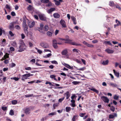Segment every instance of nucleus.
Returning <instances> with one entry per match:
<instances>
[{
    "label": "nucleus",
    "instance_id": "obj_1",
    "mask_svg": "<svg viewBox=\"0 0 121 121\" xmlns=\"http://www.w3.org/2000/svg\"><path fill=\"white\" fill-rule=\"evenodd\" d=\"M66 39H63L62 38H59L58 41H65V43H69L74 45L77 46H81V45L79 43H77L74 42H72V40L69 39V37L68 35L65 36Z\"/></svg>",
    "mask_w": 121,
    "mask_h": 121
},
{
    "label": "nucleus",
    "instance_id": "obj_2",
    "mask_svg": "<svg viewBox=\"0 0 121 121\" xmlns=\"http://www.w3.org/2000/svg\"><path fill=\"white\" fill-rule=\"evenodd\" d=\"M26 49V46L24 42H22L20 43L18 51L19 52H21L23 51Z\"/></svg>",
    "mask_w": 121,
    "mask_h": 121
},
{
    "label": "nucleus",
    "instance_id": "obj_3",
    "mask_svg": "<svg viewBox=\"0 0 121 121\" xmlns=\"http://www.w3.org/2000/svg\"><path fill=\"white\" fill-rule=\"evenodd\" d=\"M23 27L24 28V31L26 33H28L27 29L28 26L26 24V22L25 20H23Z\"/></svg>",
    "mask_w": 121,
    "mask_h": 121
},
{
    "label": "nucleus",
    "instance_id": "obj_4",
    "mask_svg": "<svg viewBox=\"0 0 121 121\" xmlns=\"http://www.w3.org/2000/svg\"><path fill=\"white\" fill-rule=\"evenodd\" d=\"M60 23L62 27L65 28L67 27L66 23L64 20L61 19L60 21Z\"/></svg>",
    "mask_w": 121,
    "mask_h": 121
},
{
    "label": "nucleus",
    "instance_id": "obj_5",
    "mask_svg": "<svg viewBox=\"0 0 121 121\" xmlns=\"http://www.w3.org/2000/svg\"><path fill=\"white\" fill-rule=\"evenodd\" d=\"M40 45L41 46L44 48H48L49 47L48 45L46 43L41 42Z\"/></svg>",
    "mask_w": 121,
    "mask_h": 121
},
{
    "label": "nucleus",
    "instance_id": "obj_6",
    "mask_svg": "<svg viewBox=\"0 0 121 121\" xmlns=\"http://www.w3.org/2000/svg\"><path fill=\"white\" fill-rule=\"evenodd\" d=\"M101 98L104 102L106 103H108L109 99L107 97L105 96H102L101 97Z\"/></svg>",
    "mask_w": 121,
    "mask_h": 121
},
{
    "label": "nucleus",
    "instance_id": "obj_7",
    "mask_svg": "<svg viewBox=\"0 0 121 121\" xmlns=\"http://www.w3.org/2000/svg\"><path fill=\"white\" fill-rule=\"evenodd\" d=\"M29 77L28 74L22 75V80L23 81H24L25 79H27Z\"/></svg>",
    "mask_w": 121,
    "mask_h": 121
},
{
    "label": "nucleus",
    "instance_id": "obj_8",
    "mask_svg": "<svg viewBox=\"0 0 121 121\" xmlns=\"http://www.w3.org/2000/svg\"><path fill=\"white\" fill-rule=\"evenodd\" d=\"M40 19L41 20L45 21L46 20V18L43 14H40L39 15Z\"/></svg>",
    "mask_w": 121,
    "mask_h": 121
},
{
    "label": "nucleus",
    "instance_id": "obj_9",
    "mask_svg": "<svg viewBox=\"0 0 121 121\" xmlns=\"http://www.w3.org/2000/svg\"><path fill=\"white\" fill-rule=\"evenodd\" d=\"M109 62V60H106L101 61V63L104 65H108Z\"/></svg>",
    "mask_w": 121,
    "mask_h": 121
},
{
    "label": "nucleus",
    "instance_id": "obj_10",
    "mask_svg": "<svg viewBox=\"0 0 121 121\" xmlns=\"http://www.w3.org/2000/svg\"><path fill=\"white\" fill-rule=\"evenodd\" d=\"M56 10L55 8H51L47 11V12L49 14H51L52 12Z\"/></svg>",
    "mask_w": 121,
    "mask_h": 121
},
{
    "label": "nucleus",
    "instance_id": "obj_11",
    "mask_svg": "<svg viewBox=\"0 0 121 121\" xmlns=\"http://www.w3.org/2000/svg\"><path fill=\"white\" fill-rule=\"evenodd\" d=\"M62 64L64 65L65 67L69 69L72 70L73 69V67H71L70 65L68 64H66L65 63H64V64L62 63Z\"/></svg>",
    "mask_w": 121,
    "mask_h": 121
},
{
    "label": "nucleus",
    "instance_id": "obj_12",
    "mask_svg": "<svg viewBox=\"0 0 121 121\" xmlns=\"http://www.w3.org/2000/svg\"><path fill=\"white\" fill-rule=\"evenodd\" d=\"M105 51L108 53H112L114 52L113 50L110 49L109 48H107L105 49Z\"/></svg>",
    "mask_w": 121,
    "mask_h": 121
},
{
    "label": "nucleus",
    "instance_id": "obj_13",
    "mask_svg": "<svg viewBox=\"0 0 121 121\" xmlns=\"http://www.w3.org/2000/svg\"><path fill=\"white\" fill-rule=\"evenodd\" d=\"M35 24V23L34 22H29L28 23V25L29 27L30 28L33 27Z\"/></svg>",
    "mask_w": 121,
    "mask_h": 121
},
{
    "label": "nucleus",
    "instance_id": "obj_14",
    "mask_svg": "<svg viewBox=\"0 0 121 121\" xmlns=\"http://www.w3.org/2000/svg\"><path fill=\"white\" fill-rule=\"evenodd\" d=\"M108 84L109 86H112L113 87H116L117 86V85L116 84L112 82H109Z\"/></svg>",
    "mask_w": 121,
    "mask_h": 121
},
{
    "label": "nucleus",
    "instance_id": "obj_15",
    "mask_svg": "<svg viewBox=\"0 0 121 121\" xmlns=\"http://www.w3.org/2000/svg\"><path fill=\"white\" fill-rule=\"evenodd\" d=\"M71 18L73 22V24H76V18L73 16H71Z\"/></svg>",
    "mask_w": 121,
    "mask_h": 121
},
{
    "label": "nucleus",
    "instance_id": "obj_16",
    "mask_svg": "<svg viewBox=\"0 0 121 121\" xmlns=\"http://www.w3.org/2000/svg\"><path fill=\"white\" fill-rule=\"evenodd\" d=\"M113 73L118 78L119 77L120 73L119 72H116V71L114 70H113Z\"/></svg>",
    "mask_w": 121,
    "mask_h": 121
},
{
    "label": "nucleus",
    "instance_id": "obj_17",
    "mask_svg": "<svg viewBox=\"0 0 121 121\" xmlns=\"http://www.w3.org/2000/svg\"><path fill=\"white\" fill-rule=\"evenodd\" d=\"M117 116V114L116 113H115L113 115H110L109 116V118H113L114 117H116Z\"/></svg>",
    "mask_w": 121,
    "mask_h": 121
},
{
    "label": "nucleus",
    "instance_id": "obj_18",
    "mask_svg": "<svg viewBox=\"0 0 121 121\" xmlns=\"http://www.w3.org/2000/svg\"><path fill=\"white\" fill-rule=\"evenodd\" d=\"M68 53V51L67 49H65L62 52V54L63 55H66Z\"/></svg>",
    "mask_w": 121,
    "mask_h": 121
},
{
    "label": "nucleus",
    "instance_id": "obj_19",
    "mask_svg": "<svg viewBox=\"0 0 121 121\" xmlns=\"http://www.w3.org/2000/svg\"><path fill=\"white\" fill-rule=\"evenodd\" d=\"M103 44L106 45L107 44H109L110 45H112V44L110 42V41H104Z\"/></svg>",
    "mask_w": 121,
    "mask_h": 121
},
{
    "label": "nucleus",
    "instance_id": "obj_20",
    "mask_svg": "<svg viewBox=\"0 0 121 121\" xmlns=\"http://www.w3.org/2000/svg\"><path fill=\"white\" fill-rule=\"evenodd\" d=\"M53 16L55 18H58L60 17L59 14L58 13H54Z\"/></svg>",
    "mask_w": 121,
    "mask_h": 121
},
{
    "label": "nucleus",
    "instance_id": "obj_21",
    "mask_svg": "<svg viewBox=\"0 0 121 121\" xmlns=\"http://www.w3.org/2000/svg\"><path fill=\"white\" fill-rule=\"evenodd\" d=\"M25 113L26 114H28L30 111V109L29 108H26L24 109Z\"/></svg>",
    "mask_w": 121,
    "mask_h": 121
},
{
    "label": "nucleus",
    "instance_id": "obj_22",
    "mask_svg": "<svg viewBox=\"0 0 121 121\" xmlns=\"http://www.w3.org/2000/svg\"><path fill=\"white\" fill-rule=\"evenodd\" d=\"M78 117V115H74L72 118L73 121H76L75 120L76 119H77V118Z\"/></svg>",
    "mask_w": 121,
    "mask_h": 121
},
{
    "label": "nucleus",
    "instance_id": "obj_23",
    "mask_svg": "<svg viewBox=\"0 0 121 121\" xmlns=\"http://www.w3.org/2000/svg\"><path fill=\"white\" fill-rule=\"evenodd\" d=\"M14 27V24L12 22L10 23V25L9 26V28L10 29H12Z\"/></svg>",
    "mask_w": 121,
    "mask_h": 121
},
{
    "label": "nucleus",
    "instance_id": "obj_24",
    "mask_svg": "<svg viewBox=\"0 0 121 121\" xmlns=\"http://www.w3.org/2000/svg\"><path fill=\"white\" fill-rule=\"evenodd\" d=\"M11 102L12 104L15 105L17 103V101L16 100H13L11 101Z\"/></svg>",
    "mask_w": 121,
    "mask_h": 121
},
{
    "label": "nucleus",
    "instance_id": "obj_25",
    "mask_svg": "<svg viewBox=\"0 0 121 121\" xmlns=\"http://www.w3.org/2000/svg\"><path fill=\"white\" fill-rule=\"evenodd\" d=\"M33 7L31 5H29V6L27 7V9L29 10H31L33 9Z\"/></svg>",
    "mask_w": 121,
    "mask_h": 121
},
{
    "label": "nucleus",
    "instance_id": "obj_26",
    "mask_svg": "<svg viewBox=\"0 0 121 121\" xmlns=\"http://www.w3.org/2000/svg\"><path fill=\"white\" fill-rule=\"evenodd\" d=\"M47 35L49 37H51L52 36V33L51 32L48 31L47 32Z\"/></svg>",
    "mask_w": 121,
    "mask_h": 121
},
{
    "label": "nucleus",
    "instance_id": "obj_27",
    "mask_svg": "<svg viewBox=\"0 0 121 121\" xmlns=\"http://www.w3.org/2000/svg\"><path fill=\"white\" fill-rule=\"evenodd\" d=\"M109 5L111 6H113L114 5L113 2L112 1H110L109 2Z\"/></svg>",
    "mask_w": 121,
    "mask_h": 121
},
{
    "label": "nucleus",
    "instance_id": "obj_28",
    "mask_svg": "<svg viewBox=\"0 0 121 121\" xmlns=\"http://www.w3.org/2000/svg\"><path fill=\"white\" fill-rule=\"evenodd\" d=\"M65 94L66 95V99H68L70 96V95L69 94V92L68 91H67L65 93Z\"/></svg>",
    "mask_w": 121,
    "mask_h": 121
},
{
    "label": "nucleus",
    "instance_id": "obj_29",
    "mask_svg": "<svg viewBox=\"0 0 121 121\" xmlns=\"http://www.w3.org/2000/svg\"><path fill=\"white\" fill-rule=\"evenodd\" d=\"M90 89L91 90L95 92L97 94H98L99 93V91L95 88H92L91 89Z\"/></svg>",
    "mask_w": 121,
    "mask_h": 121
},
{
    "label": "nucleus",
    "instance_id": "obj_30",
    "mask_svg": "<svg viewBox=\"0 0 121 121\" xmlns=\"http://www.w3.org/2000/svg\"><path fill=\"white\" fill-rule=\"evenodd\" d=\"M9 54L7 53H6L4 56V57L3 58L4 59H5L9 57Z\"/></svg>",
    "mask_w": 121,
    "mask_h": 121
},
{
    "label": "nucleus",
    "instance_id": "obj_31",
    "mask_svg": "<svg viewBox=\"0 0 121 121\" xmlns=\"http://www.w3.org/2000/svg\"><path fill=\"white\" fill-rule=\"evenodd\" d=\"M55 2V3L56 5H58L60 4V2L56 0H54Z\"/></svg>",
    "mask_w": 121,
    "mask_h": 121
},
{
    "label": "nucleus",
    "instance_id": "obj_32",
    "mask_svg": "<svg viewBox=\"0 0 121 121\" xmlns=\"http://www.w3.org/2000/svg\"><path fill=\"white\" fill-rule=\"evenodd\" d=\"M73 51L74 52H75L76 53H79V52H80L79 50L75 48L73 49Z\"/></svg>",
    "mask_w": 121,
    "mask_h": 121
},
{
    "label": "nucleus",
    "instance_id": "obj_33",
    "mask_svg": "<svg viewBox=\"0 0 121 121\" xmlns=\"http://www.w3.org/2000/svg\"><path fill=\"white\" fill-rule=\"evenodd\" d=\"M3 33H5L4 31L1 28H0V36L2 35Z\"/></svg>",
    "mask_w": 121,
    "mask_h": 121
},
{
    "label": "nucleus",
    "instance_id": "obj_34",
    "mask_svg": "<svg viewBox=\"0 0 121 121\" xmlns=\"http://www.w3.org/2000/svg\"><path fill=\"white\" fill-rule=\"evenodd\" d=\"M48 4L46 5V6H47L50 7L52 6V4L51 2L49 1L48 3Z\"/></svg>",
    "mask_w": 121,
    "mask_h": 121
},
{
    "label": "nucleus",
    "instance_id": "obj_35",
    "mask_svg": "<svg viewBox=\"0 0 121 121\" xmlns=\"http://www.w3.org/2000/svg\"><path fill=\"white\" fill-rule=\"evenodd\" d=\"M14 47L16 46L17 43L15 41H13L11 44Z\"/></svg>",
    "mask_w": 121,
    "mask_h": 121
},
{
    "label": "nucleus",
    "instance_id": "obj_36",
    "mask_svg": "<svg viewBox=\"0 0 121 121\" xmlns=\"http://www.w3.org/2000/svg\"><path fill=\"white\" fill-rule=\"evenodd\" d=\"M65 108L66 111L67 112L70 111L71 110V108L70 107H66Z\"/></svg>",
    "mask_w": 121,
    "mask_h": 121
},
{
    "label": "nucleus",
    "instance_id": "obj_37",
    "mask_svg": "<svg viewBox=\"0 0 121 121\" xmlns=\"http://www.w3.org/2000/svg\"><path fill=\"white\" fill-rule=\"evenodd\" d=\"M25 96L26 97H34V95L33 94H30V95H25Z\"/></svg>",
    "mask_w": 121,
    "mask_h": 121
},
{
    "label": "nucleus",
    "instance_id": "obj_38",
    "mask_svg": "<svg viewBox=\"0 0 121 121\" xmlns=\"http://www.w3.org/2000/svg\"><path fill=\"white\" fill-rule=\"evenodd\" d=\"M116 22L117 23V25L119 26L121 25V23L120 21L118 20H116Z\"/></svg>",
    "mask_w": 121,
    "mask_h": 121
},
{
    "label": "nucleus",
    "instance_id": "obj_39",
    "mask_svg": "<svg viewBox=\"0 0 121 121\" xmlns=\"http://www.w3.org/2000/svg\"><path fill=\"white\" fill-rule=\"evenodd\" d=\"M9 35L11 36V37L13 36L14 35L13 33L11 31H9Z\"/></svg>",
    "mask_w": 121,
    "mask_h": 121
},
{
    "label": "nucleus",
    "instance_id": "obj_40",
    "mask_svg": "<svg viewBox=\"0 0 121 121\" xmlns=\"http://www.w3.org/2000/svg\"><path fill=\"white\" fill-rule=\"evenodd\" d=\"M56 112H52L49 113L48 114V115H51V116H53L54 115H56Z\"/></svg>",
    "mask_w": 121,
    "mask_h": 121
},
{
    "label": "nucleus",
    "instance_id": "obj_41",
    "mask_svg": "<svg viewBox=\"0 0 121 121\" xmlns=\"http://www.w3.org/2000/svg\"><path fill=\"white\" fill-rule=\"evenodd\" d=\"M86 69V68L85 67H84L82 68H80L78 69H77V70H82L83 71L85 69Z\"/></svg>",
    "mask_w": 121,
    "mask_h": 121
},
{
    "label": "nucleus",
    "instance_id": "obj_42",
    "mask_svg": "<svg viewBox=\"0 0 121 121\" xmlns=\"http://www.w3.org/2000/svg\"><path fill=\"white\" fill-rule=\"evenodd\" d=\"M79 82L76 81H73L72 82V83L74 85H76L79 84Z\"/></svg>",
    "mask_w": 121,
    "mask_h": 121
},
{
    "label": "nucleus",
    "instance_id": "obj_43",
    "mask_svg": "<svg viewBox=\"0 0 121 121\" xmlns=\"http://www.w3.org/2000/svg\"><path fill=\"white\" fill-rule=\"evenodd\" d=\"M44 29L45 31H47L49 29L48 26L47 25H45L44 27Z\"/></svg>",
    "mask_w": 121,
    "mask_h": 121
},
{
    "label": "nucleus",
    "instance_id": "obj_44",
    "mask_svg": "<svg viewBox=\"0 0 121 121\" xmlns=\"http://www.w3.org/2000/svg\"><path fill=\"white\" fill-rule=\"evenodd\" d=\"M29 44L30 48H32L33 46V44L32 43L30 42H29Z\"/></svg>",
    "mask_w": 121,
    "mask_h": 121
},
{
    "label": "nucleus",
    "instance_id": "obj_45",
    "mask_svg": "<svg viewBox=\"0 0 121 121\" xmlns=\"http://www.w3.org/2000/svg\"><path fill=\"white\" fill-rule=\"evenodd\" d=\"M119 98V96L116 95H114L113 98L117 100Z\"/></svg>",
    "mask_w": 121,
    "mask_h": 121
},
{
    "label": "nucleus",
    "instance_id": "obj_46",
    "mask_svg": "<svg viewBox=\"0 0 121 121\" xmlns=\"http://www.w3.org/2000/svg\"><path fill=\"white\" fill-rule=\"evenodd\" d=\"M111 110L113 112L114 111L115 108L113 106H112L111 107Z\"/></svg>",
    "mask_w": 121,
    "mask_h": 121
},
{
    "label": "nucleus",
    "instance_id": "obj_47",
    "mask_svg": "<svg viewBox=\"0 0 121 121\" xmlns=\"http://www.w3.org/2000/svg\"><path fill=\"white\" fill-rule=\"evenodd\" d=\"M10 50L11 51L13 52L14 51L15 49L13 47H11L10 48Z\"/></svg>",
    "mask_w": 121,
    "mask_h": 121
},
{
    "label": "nucleus",
    "instance_id": "obj_48",
    "mask_svg": "<svg viewBox=\"0 0 121 121\" xmlns=\"http://www.w3.org/2000/svg\"><path fill=\"white\" fill-rule=\"evenodd\" d=\"M14 112L12 110H11L10 111L9 114L11 115H14Z\"/></svg>",
    "mask_w": 121,
    "mask_h": 121
},
{
    "label": "nucleus",
    "instance_id": "obj_49",
    "mask_svg": "<svg viewBox=\"0 0 121 121\" xmlns=\"http://www.w3.org/2000/svg\"><path fill=\"white\" fill-rule=\"evenodd\" d=\"M64 99V97H63V98L60 99H59L58 101L59 102L61 103Z\"/></svg>",
    "mask_w": 121,
    "mask_h": 121
},
{
    "label": "nucleus",
    "instance_id": "obj_50",
    "mask_svg": "<svg viewBox=\"0 0 121 121\" xmlns=\"http://www.w3.org/2000/svg\"><path fill=\"white\" fill-rule=\"evenodd\" d=\"M51 63L52 64H54L56 65H57L58 64V63L55 60H53L51 61Z\"/></svg>",
    "mask_w": 121,
    "mask_h": 121
},
{
    "label": "nucleus",
    "instance_id": "obj_51",
    "mask_svg": "<svg viewBox=\"0 0 121 121\" xmlns=\"http://www.w3.org/2000/svg\"><path fill=\"white\" fill-rule=\"evenodd\" d=\"M86 113H80L79 114V116L81 117H83L85 114Z\"/></svg>",
    "mask_w": 121,
    "mask_h": 121
},
{
    "label": "nucleus",
    "instance_id": "obj_52",
    "mask_svg": "<svg viewBox=\"0 0 121 121\" xmlns=\"http://www.w3.org/2000/svg\"><path fill=\"white\" fill-rule=\"evenodd\" d=\"M15 28L16 29L18 30H19L20 29V26L18 25H16L15 26Z\"/></svg>",
    "mask_w": 121,
    "mask_h": 121
},
{
    "label": "nucleus",
    "instance_id": "obj_53",
    "mask_svg": "<svg viewBox=\"0 0 121 121\" xmlns=\"http://www.w3.org/2000/svg\"><path fill=\"white\" fill-rule=\"evenodd\" d=\"M59 31V30H56L55 32V34L56 35H57Z\"/></svg>",
    "mask_w": 121,
    "mask_h": 121
},
{
    "label": "nucleus",
    "instance_id": "obj_54",
    "mask_svg": "<svg viewBox=\"0 0 121 121\" xmlns=\"http://www.w3.org/2000/svg\"><path fill=\"white\" fill-rule=\"evenodd\" d=\"M11 66L12 68H13V67H15L16 66V64L15 63H12L11 64Z\"/></svg>",
    "mask_w": 121,
    "mask_h": 121
},
{
    "label": "nucleus",
    "instance_id": "obj_55",
    "mask_svg": "<svg viewBox=\"0 0 121 121\" xmlns=\"http://www.w3.org/2000/svg\"><path fill=\"white\" fill-rule=\"evenodd\" d=\"M58 104L57 103H55L53 104V107L54 109H55V107L58 105Z\"/></svg>",
    "mask_w": 121,
    "mask_h": 121
},
{
    "label": "nucleus",
    "instance_id": "obj_56",
    "mask_svg": "<svg viewBox=\"0 0 121 121\" xmlns=\"http://www.w3.org/2000/svg\"><path fill=\"white\" fill-rule=\"evenodd\" d=\"M98 42V41L97 40L95 39L92 41V42L94 43H97Z\"/></svg>",
    "mask_w": 121,
    "mask_h": 121
},
{
    "label": "nucleus",
    "instance_id": "obj_57",
    "mask_svg": "<svg viewBox=\"0 0 121 121\" xmlns=\"http://www.w3.org/2000/svg\"><path fill=\"white\" fill-rule=\"evenodd\" d=\"M50 78H53L56 77V76L55 75H51L50 76Z\"/></svg>",
    "mask_w": 121,
    "mask_h": 121
},
{
    "label": "nucleus",
    "instance_id": "obj_58",
    "mask_svg": "<svg viewBox=\"0 0 121 121\" xmlns=\"http://www.w3.org/2000/svg\"><path fill=\"white\" fill-rule=\"evenodd\" d=\"M40 28L41 30H42L43 28V26L42 23H41L40 25Z\"/></svg>",
    "mask_w": 121,
    "mask_h": 121
},
{
    "label": "nucleus",
    "instance_id": "obj_59",
    "mask_svg": "<svg viewBox=\"0 0 121 121\" xmlns=\"http://www.w3.org/2000/svg\"><path fill=\"white\" fill-rule=\"evenodd\" d=\"M11 14L13 16H15L16 15V14L14 12H12L11 13Z\"/></svg>",
    "mask_w": 121,
    "mask_h": 121
},
{
    "label": "nucleus",
    "instance_id": "obj_60",
    "mask_svg": "<svg viewBox=\"0 0 121 121\" xmlns=\"http://www.w3.org/2000/svg\"><path fill=\"white\" fill-rule=\"evenodd\" d=\"M87 46L89 47H94V45H91L89 44L88 43L87 44Z\"/></svg>",
    "mask_w": 121,
    "mask_h": 121
},
{
    "label": "nucleus",
    "instance_id": "obj_61",
    "mask_svg": "<svg viewBox=\"0 0 121 121\" xmlns=\"http://www.w3.org/2000/svg\"><path fill=\"white\" fill-rule=\"evenodd\" d=\"M5 8L7 9H10V6H9L8 4H7L5 6Z\"/></svg>",
    "mask_w": 121,
    "mask_h": 121
},
{
    "label": "nucleus",
    "instance_id": "obj_62",
    "mask_svg": "<svg viewBox=\"0 0 121 121\" xmlns=\"http://www.w3.org/2000/svg\"><path fill=\"white\" fill-rule=\"evenodd\" d=\"M57 44H53V47L55 48H57Z\"/></svg>",
    "mask_w": 121,
    "mask_h": 121
},
{
    "label": "nucleus",
    "instance_id": "obj_63",
    "mask_svg": "<svg viewBox=\"0 0 121 121\" xmlns=\"http://www.w3.org/2000/svg\"><path fill=\"white\" fill-rule=\"evenodd\" d=\"M57 44V43L56 40L55 39H54L53 40V44Z\"/></svg>",
    "mask_w": 121,
    "mask_h": 121
},
{
    "label": "nucleus",
    "instance_id": "obj_64",
    "mask_svg": "<svg viewBox=\"0 0 121 121\" xmlns=\"http://www.w3.org/2000/svg\"><path fill=\"white\" fill-rule=\"evenodd\" d=\"M25 69L26 70H31V67H28L25 68Z\"/></svg>",
    "mask_w": 121,
    "mask_h": 121
}]
</instances>
